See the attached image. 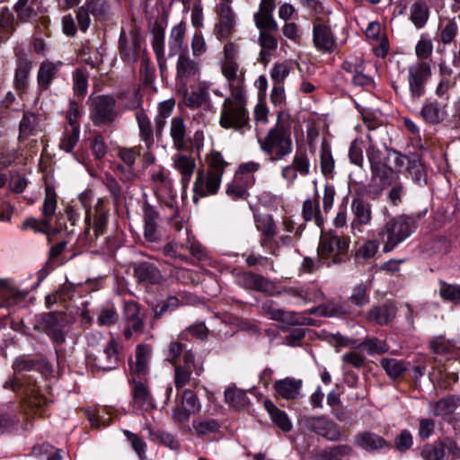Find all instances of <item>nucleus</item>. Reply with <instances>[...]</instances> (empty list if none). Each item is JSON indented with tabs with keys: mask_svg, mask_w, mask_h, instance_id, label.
Instances as JSON below:
<instances>
[{
	"mask_svg": "<svg viewBox=\"0 0 460 460\" xmlns=\"http://www.w3.org/2000/svg\"><path fill=\"white\" fill-rule=\"evenodd\" d=\"M4 387L17 393L28 407L39 412H43L53 402L49 385L44 380L39 382L31 376H26L22 380L16 377L9 379Z\"/></svg>",
	"mask_w": 460,
	"mask_h": 460,
	"instance_id": "nucleus-1",
	"label": "nucleus"
},
{
	"mask_svg": "<svg viewBox=\"0 0 460 460\" xmlns=\"http://www.w3.org/2000/svg\"><path fill=\"white\" fill-rule=\"evenodd\" d=\"M71 324L69 316L62 311L41 313L35 316L33 330L46 334L52 342L61 345Z\"/></svg>",
	"mask_w": 460,
	"mask_h": 460,
	"instance_id": "nucleus-2",
	"label": "nucleus"
},
{
	"mask_svg": "<svg viewBox=\"0 0 460 460\" xmlns=\"http://www.w3.org/2000/svg\"><path fill=\"white\" fill-rule=\"evenodd\" d=\"M349 239L334 232L321 235L317 253L319 259L327 265L339 264L347 259Z\"/></svg>",
	"mask_w": 460,
	"mask_h": 460,
	"instance_id": "nucleus-3",
	"label": "nucleus"
},
{
	"mask_svg": "<svg viewBox=\"0 0 460 460\" xmlns=\"http://www.w3.org/2000/svg\"><path fill=\"white\" fill-rule=\"evenodd\" d=\"M415 229V221L408 216H398L388 220L380 235L386 238L383 251L389 252L393 251L399 243L407 239Z\"/></svg>",
	"mask_w": 460,
	"mask_h": 460,
	"instance_id": "nucleus-4",
	"label": "nucleus"
},
{
	"mask_svg": "<svg viewBox=\"0 0 460 460\" xmlns=\"http://www.w3.org/2000/svg\"><path fill=\"white\" fill-rule=\"evenodd\" d=\"M261 150L271 162H276L289 155L293 150L290 132H282L270 128L263 139H259Z\"/></svg>",
	"mask_w": 460,
	"mask_h": 460,
	"instance_id": "nucleus-5",
	"label": "nucleus"
},
{
	"mask_svg": "<svg viewBox=\"0 0 460 460\" xmlns=\"http://www.w3.org/2000/svg\"><path fill=\"white\" fill-rule=\"evenodd\" d=\"M407 75L411 99L417 102L426 93V84L431 77V66L429 62L419 60L408 66Z\"/></svg>",
	"mask_w": 460,
	"mask_h": 460,
	"instance_id": "nucleus-6",
	"label": "nucleus"
},
{
	"mask_svg": "<svg viewBox=\"0 0 460 460\" xmlns=\"http://www.w3.org/2000/svg\"><path fill=\"white\" fill-rule=\"evenodd\" d=\"M146 313L141 305L133 300L124 302L123 335L126 340L138 338L144 332Z\"/></svg>",
	"mask_w": 460,
	"mask_h": 460,
	"instance_id": "nucleus-7",
	"label": "nucleus"
},
{
	"mask_svg": "<svg viewBox=\"0 0 460 460\" xmlns=\"http://www.w3.org/2000/svg\"><path fill=\"white\" fill-rule=\"evenodd\" d=\"M90 119L95 126L111 124L117 118L116 101L111 95H98L91 98Z\"/></svg>",
	"mask_w": 460,
	"mask_h": 460,
	"instance_id": "nucleus-8",
	"label": "nucleus"
},
{
	"mask_svg": "<svg viewBox=\"0 0 460 460\" xmlns=\"http://www.w3.org/2000/svg\"><path fill=\"white\" fill-rule=\"evenodd\" d=\"M219 124L226 129L243 133L251 128L249 111L243 106L223 104Z\"/></svg>",
	"mask_w": 460,
	"mask_h": 460,
	"instance_id": "nucleus-9",
	"label": "nucleus"
},
{
	"mask_svg": "<svg viewBox=\"0 0 460 460\" xmlns=\"http://www.w3.org/2000/svg\"><path fill=\"white\" fill-rule=\"evenodd\" d=\"M111 11V5L108 0H85L84 4L78 8L76 19L79 28L82 31H85L91 23L90 15L95 21H105Z\"/></svg>",
	"mask_w": 460,
	"mask_h": 460,
	"instance_id": "nucleus-10",
	"label": "nucleus"
},
{
	"mask_svg": "<svg viewBox=\"0 0 460 460\" xmlns=\"http://www.w3.org/2000/svg\"><path fill=\"white\" fill-rule=\"evenodd\" d=\"M305 426L315 434L332 442L346 441L348 438L337 423L323 415L307 418Z\"/></svg>",
	"mask_w": 460,
	"mask_h": 460,
	"instance_id": "nucleus-11",
	"label": "nucleus"
},
{
	"mask_svg": "<svg viewBox=\"0 0 460 460\" xmlns=\"http://www.w3.org/2000/svg\"><path fill=\"white\" fill-rule=\"evenodd\" d=\"M102 347V350H99L97 354L89 353L87 355V363L102 371L117 368L119 361L117 341L114 339H110Z\"/></svg>",
	"mask_w": 460,
	"mask_h": 460,
	"instance_id": "nucleus-12",
	"label": "nucleus"
},
{
	"mask_svg": "<svg viewBox=\"0 0 460 460\" xmlns=\"http://www.w3.org/2000/svg\"><path fill=\"white\" fill-rule=\"evenodd\" d=\"M131 385L132 407L137 411H148L155 408L148 379H128Z\"/></svg>",
	"mask_w": 460,
	"mask_h": 460,
	"instance_id": "nucleus-13",
	"label": "nucleus"
},
{
	"mask_svg": "<svg viewBox=\"0 0 460 460\" xmlns=\"http://www.w3.org/2000/svg\"><path fill=\"white\" fill-rule=\"evenodd\" d=\"M222 179L217 172L199 170L193 185V202L197 203L200 198L217 193Z\"/></svg>",
	"mask_w": 460,
	"mask_h": 460,
	"instance_id": "nucleus-14",
	"label": "nucleus"
},
{
	"mask_svg": "<svg viewBox=\"0 0 460 460\" xmlns=\"http://www.w3.org/2000/svg\"><path fill=\"white\" fill-rule=\"evenodd\" d=\"M310 159L306 149L298 148L292 159V163L281 170L282 178L289 184H293L297 176L306 177L310 173Z\"/></svg>",
	"mask_w": 460,
	"mask_h": 460,
	"instance_id": "nucleus-15",
	"label": "nucleus"
},
{
	"mask_svg": "<svg viewBox=\"0 0 460 460\" xmlns=\"http://www.w3.org/2000/svg\"><path fill=\"white\" fill-rule=\"evenodd\" d=\"M371 204L364 200L358 195L353 197L350 209L353 215L351 220V230L353 234H361L364 227L369 226L372 221V208Z\"/></svg>",
	"mask_w": 460,
	"mask_h": 460,
	"instance_id": "nucleus-16",
	"label": "nucleus"
},
{
	"mask_svg": "<svg viewBox=\"0 0 460 460\" xmlns=\"http://www.w3.org/2000/svg\"><path fill=\"white\" fill-rule=\"evenodd\" d=\"M218 21L214 26L213 33L218 40H226L234 32L235 14L230 5L219 4L217 6Z\"/></svg>",
	"mask_w": 460,
	"mask_h": 460,
	"instance_id": "nucleus-17",
	"label": "nucleus"
},
{
	"mask_svg": "<svg viewBox=\"0 0 460 460\" xmlns=\"http://www.w3.org/2000/svg\"><path fill=\"white\" fill-rule=\"evenodd\" d=\"M201 404L197 395L191 390H185L182 393L181 401L172 409V418L179 423L189 420L190 416L198 413Z\"/></svg>",
	"mask_w": 460,
	"mask_h": 460,
	"instance_id": "nucleus-18",
	"label": "nucleus"
},
{
	"mask_svg": "<svg viewBox=\"0 0 460 460\" xmlns=\"http://www.w3.org/2000/svg\"><path fill=\"white\" fill-rule=\"evenodd\" d=\"M152 349L150 345L140 344L136 349V360L129 362L128 379H148V363L151 358Z\"/></svg>",
	"mask_w": 460,
	"mask_h": 460,
	"instance_id": "nucleus-19",
	"label": "nucleus"
},
{
	"mask_svg": "<svg viewBox=\"0 0 460 460\" xmlns=\"http://www.w3.org/2000/svg\"><path fill=\"white\" fill-rule=\"evenodd\" d=\"M142 38L135 31H130L127 34L121 30L119 40V49L120 56L128 62L135 61L141 49Z\"/></svg>",
	"mask_w": 460,
	"mask_h": 460,
	"instance_id": "nucleus-20",
	"label": "nucleus"
},
{
	"mask_svg": "<svg viewBox=\"0 0 460 460\" xmlns=\"http://www.w3.org/2000/svg\"><path fill=\"white\" fill-rule=\"evenodd\" d=\"M314 47L323 53H331L336 46V39L331 28L324 23L316 22L313 28Z\"/></svg>",
	"mask_w": 460,
	"mask_h": 460,
	"instance_id": "nucleus-21",
	"label": "nucleus"
},
{
	"mask_svg": "<svg viewBox=\"0 0 460 460\" xmlns=\"http://www.w3.org/2000/svg\"><path fill=\"white\" fill-rule=\"evenodd\" d=\"M238 281L240 286L244 288L262 292L270 296L275 294V285L262 275L245 272L239 277Z\"/></svg>",
	"mask_w": 460,
	"mask_h": 460,
	"instance_id": "nucleus-22",
	"label": "nucleus"
},
{
	"mask_svg": "<svg viewBox=\"0 0 460 460\" xmlns=\"http://www.w3.org/2000/svg\"><path fill=\"white\" fill-rule=\"evenodd\" d=\"M264 316L270 320L281 322L288 325H296L299 323L298 316L293 313L278 307L277 304L272 300L265 301L261 307Z\"/></svg>",
	"mask_w": 460,
	"mask_h": 460,
	"instance_id": "nucleus-23",
	"label": "nucleus"
},
{
	"mask_svg": "<svg viewBox=\"0 0 460 460\" xmlns=\"http://www.w3.org/2000/svg\"><path fill=\"white\" fill-rule=\"evenodd\" d=\"M134 276L138 282L157 285L164 281L160 270L153 263L142 261L134 266Z\"/></svg>",
	"mask_w": 460,
	"mask_h": 460,
	"instance_id": "nucleus-24",
	"label": "nucleus"
},
{
	"mask_svg": "<svg viewBox=\"0 0 460 460\" xmlns=\"http://www.w3.org/2000/svg\"><path fill=\"white\" fill-rule=\"evenodd\" d=\"M31 68V60L25 55H20L17 58L13 79V87L18 93H22L27 89Z\"/></svg>",
	"mask_w": 460,
	"mask_h": 460,
	"instance_id": "nucleus-25",
	"label": "nucleus"
},
{
	"mask_svg": "<svg viewBox=\"0 0 460 460\" xmlns=\"http://www.w3.org/2000/svg\"><path fill=\"white\" fill-rule=\"evenodd\" d=\"M153 313L150 326L154 328L155 322L161 319L166 313L172 312L181 305L180 300L174 296H169L165 299H157L147 303Z\"/></svg>",
	"mask_w": 460,
	"mask_h": 460,
	"instance_id": "nucleus-26",
	"label": "nucleus"
},
{
	"mask_svg": "<svg viewBox=\"0 0 460 460\" xmlns=\"http://www.w3.org/2000/svg\"><path fill=\"white\" fill-rule=\"evenodd\" d=\"M62 66L63 63L61 61L52 62L47 60L40 63L37 75L40 90L47 91L49 88Z\"/></svg>",
	"mask_w": 460,
	"mask_h": 460,
	"instance_id": "nucleus-27",
	"label": "nucleus"
},
{
	"mask_svg": "<svg viewBox=\"0 0 460 460\" xmlns=\"http://www.w3.org/2000/svg\"><path fill=\"white\" fill-rule=\"evenodd\" d=\"M159 214L151 206L144 208V236L147 242L155 243L160 240Z\"/></svg>",
	"mask_w": 460,
	"mask_h": 460,
	"instance_id": "nucleus-28",
	"label": "nucleus"
},
{
	"mask_svg": "<svg viewBox=\"0 0 460 460\" xmlns=\"http://www.w3.org/2000/svg\"><path fill=\"white\" fill-rule=\"evenodd\" d=\"M355 444L368 452L391 447L390 444L384 438L371 431L358 433L355 436Z\"/></svg>",
	"mask_w": 460,
	"mask_h": 460,
	"instance_id": "nucleus-29",
	"label": "nucleus"
},
{
	"mask_svg": "<svg viewBox=\"0 0 460 460\" xmlns=\"http://www.w3.org/2000/svg\"><path fill=\"white\" fill-rule=\"evenodd\" d=\"M396 314V308L392 304H383L373 306L366 314L369 323L378 325L388 324Z\"/></svg>",
	"mask_w": 460,
	"mask_h": 460,
	"instance_id": "nucleus-30",
	"label": "nucleus"
},
{
	"mask_svg": "<svg viewBox=\"0 0 460 460\" xmlns=\"http://www.w3.org/2000/svg\"><path fill=\"white\" fill-rule=\"evenodd\" d=\"M303 382L301 379L286 377L274 383L276 393L286 400H294L300 396Z\"/></svg>",
	"mask_w": 460,
	"mask_h": 460,
	"instance_id": "nucleus-31",
	"label": "nucleus"
},
{
	"mask_svg": "<svg viewBox=\"0 0 460 460\" xmlns=\"http://www.w3.org/2000/svg\"><path fill=\"white\" fill-rule=\"evenodd\" d=\"M28 292L17 289L7 280L0 279V306H13L22 303L27 296Z\"/></svg>",
	"mask_w": 460,
	"mask_h": 460,
	"instance_id": "nucleus-32",
	"label": "nucleus"
},
{
	"mask_svg": "<svg viewBox=\"0 0 460 460\" xmlns=\"http://www.w3.org/2000/svg\"><path fill=\"white\" fill-rule=\"evenodd\" d=\"M430 11L425 1H416L410 5L409 20L417 30L423 29L429 19Z\"/></svg>",
	"mask_w": 460,
	"mask_h": 460,
	"instance_id": "nucleus-33",
	"label": "nucleus"
},
{
	"mask_svg": "<svg viewBox=\"0 0 460 460\" xmlns=\"http://www.w3.org/2000/svg\"><path fill=\"white\" fill-rule=\"evenodd\" d=\"M174 168L181 175L183 188H187L196 168L194 158L187 155H175L173 156Z\"/></svg>",
	"mask_w": 460,
	"mask_h": 460,
	"instance_id": "nucleus-34",
	"label": "nucleus"
},
{
	"mask_svg": "<svg viewBox=\"0 0 460 460\" xmlns=\"http://www.w3.org/2000/svg\"><path fill=\"white\" fill-rule=\"evenodd\" d=\"M186 133L187 128L182 117H173L170 123V136L172 137L173 146L179 151L184 150L187 147L185 140Z\"/></svg>",
	"mask_w": 460,
	"mask_h": 460,
	"instance_id": "nucleus-35",
	"label": "nucleus"
},
{
	"mask_svg": "<svg viewBox=\"0 0 460 460\" xmlns=\"http://www.w3.org/2000/svg\"><path fill=\"white\" fill-rule=\"evenodd\" d=\"M57 209V195L53 187L47 185L45 188V198L42 206V225L45 227H51L50 222Z\"/></svg>",
	"mask_w": 460,
	"mask_h": 460,
	"instance_id": "nucleus-36",
	"label": "nucleus"
},
{
	"mask_svg": "<svg viewBox=\"0 0 460 460\" xmlns=\"http://www.w3.org/2000/svg\"><path fill=\"white\" fill-rule=\"evenodd\" d=\"M445 111L437 101L427 100L420 111L422 119L430 124H438L445 118Z\"/></svg>",
	"mask_w": 460,
	"mask_h": 460,
	"instance_id": "nucleus-37",
	"label": "nucleus"
},
{
	"mask_svg": "<svg viewBox=\"0 0 460 460\" xmlns=\"http://www.w3.org/2000/svg\"><path fill=\"white\" fill-rule=\"evenodd\" d=\"M264 407L270 416L271 420L284 432L292 429V423L287 413L279 410L270 400H265Z\"/></svg>",
	"mask_w": 460,
	"mask_h": 460,
	"instance_id": "nucleus-38",
	"label": "nucleus"
},
{
	"mask_svg": "<svg viewBox=\"0 0 460 460\" xmlns=\"http://www.w3.org/2000/svg\"><path fill=\"white\" fill-rule=\"evenodd\" d=\"M136 119L139 129V137L149 150L154 145V131L147 115L144 111L136 112Z\"/></svg>",
	"mask_w": 460,
	"mask_h": 460,
	"instance_id": "nucleus-39",
	"label": "nucleus"
},
{
	"mask_svg": "<svg viewBox=\"0 0 460 460\" xmlns=\"http://www.w3.org/2000/svg\"><path fill=\"white\" fill-rule=\"evenodd\" d=\"M287 295L292 297L298 298L305 303L315 300L317 293L310 288L305 287H283L281 289L275 288V294L272 296Z\"/></svg>",
	"mask_w": 460,
	"mask_h": 460,
	"instance_id": "nucleus-40",
	"label": "nucleus"
},
{
	"mask_svg": "<svg viewBox=\"0 0 460 460\" xmlns=\"http://www.w3.org/2000/svg\"><path fill=\"white\" fill-rule=\"evenodd\" d=\"M192 428L199 437H207L220 431L221 424L216 419L199 418L192 421Z\"/></svg>",
	"mask_w": 460,
	"mask_h": 460,
	"instance_id": "nucleus-41",
	"label": "nucleus"
},
{
	"mask_svg": "<svg viewBox=\"0 0 460 460\" xmlns=\"http://www.w3.org/2000/svg\"><path fill=\"white\" fill-rule=\"evenodd\" d=\"M379 248V243L376 240H367L358 246L354 260L358 264H365L373 259Z\"/></svg>",
	"mask_w": 460,
	"mask_h": 460,
	"instance_id": "nucleus-42",
	"label": "nucleus"
},
{
	"mask_svg": "<svg viewBox=\"0 0 460 460\" xmlns=\"http://www.w3.org/2000/svg\"><path fill=\"white\" fill-rule=\"evenodd\" d=\"M177 75L181 78H189L194 76L199 72V64L191 59L186 53L179 56L177 65Z\"/></svg>",
	"mask_w": 460,
	"mask_h": 460,
	"instance_id": "nucleus-43",
	"label": "nucleus"
},
{
	"mask_svg": "<svg viewBox=\"0 0 460 460\" xmlns=\"http://www.w3.org/2000/svg\"><path fill=\"white\" fill-rule=\"evenodd\" d=\"M320 164L322 173L326 177L332 176L335 168V162L331 146L325 140L321 144Z\"/></svg>",
	"mask_w": 460,
	"mask_h": 460,
	"instance_id": "nucleus-44",
	"label": "nucleus"
},
{
	"mask_svg": "<svg viewBox=\"0 0 460 460\" xmlns=\"http://www.w3.org/2000/svg\"><path fill=\"white\" fill-rule=\"evenodd\" d=\"M36 3L37 0H18L13 6V10L17 14L18 20L22 22H27L32 17L36 16Z\"/></svg>",
	"mask_w": 460,
	"mask_h": 460,
	"instance_id": "nucleus-45",
	"label": "nucleus"
},
{
	"mask_svg": "<svg viewBox=\"0 0 460 460\" xmlns=\"http://www.w3.org/2000/svg\"><path fill=\"white\" fill-rule=\"evenodd\" d=\"M185 35V24L180 22L172 27L169 38V56H175L182 48Z\"/></svg>",
	"mask_w": 460,
	"mask_h": 460,
	"instance_id": "nucleus-46",
	"label": "nucleus"
},
{
	"mask_svg": "<svg viewBox=\"0 0 460 460\" xmlns=\"http://www.w3.org/2000/svg\"><path fill=\"white\" fill-rule=\"evenodd\" d=\"M373 177L377 178L384 186H391L400 181L399 173L385 164L372 170Z\"/></svg>",
	"mask_w": 460,
	"mask_h": 460,
	"instance_id": "nucleus-47",
	"label": "nucleus"
},
{
	"mask_svg": "<svg viewBox=\"0 0 460 460\" xmlns=\"http://www.w3.org/2000/svg\"><path fill=\"white\" fill-rule=\"evenodd\" d=\"M73 294L74 287L72 285H63L56 292L45 297V305L48 308H50L55 304L65 303L72 299Z\"/></svg>",
	"mask_w": 460,
	"mask_h": 460,
	"instance_id": "nucleus-48",
	"label": "nucleus"
},
{
	"mask_svg": "<svg viewBox=\"0 0 460 460\" xmlns=\"http://www.w3.org/2000/svg\"><path fill=\"white\" fill-rule=\"evenodd\" d=\"M152 181L159 199H163V197L166 195H171L173 191L172 181L163 172L159 171L153 173Z\"/></svg>",
	"mask_w": 460,
	"mask_h": 460,
	"instance_id": "nucleus-49",
	"label": "nucleus"
},
{
	"mask_svg": "<svg viewBox=\"0 0 460 460\" xmlns=\"http://www.w3.org/2000/svg\"><path fill=\"white\" fill-rule=\"evenodd\" d=\"M458 24L455 19H448L439 26V41L444 45L454 42L458 34Z\"/></svg>",
	"mask_w": 460,
	"mask_h": 460,
	"instance_id": "nucleus-50",
	"label": "nucleus"
},
{
	"mask_svg": "<svg viewBox=\"0 0 460 460\" xmlns=\"http://www.w3.org/2000/svg\"><path fill=\"white\" fill-rule=\"evenodd\" d=\"M225 399L230 406L238 410L245 408L249 403L246 394L243 390L236 388L226 389L225 391Z\"/></svg>",
	"mask_w": 460,
	"mask_h": 460,
	"instance_id": "nucleus-51",
	"label": "nucleus"
},
{
	"mask_svg": "<svg viewBox=\"0 0 460 460\" xmlns=\"http://www.w3.org/2000/svg\"><path fill=\"white\" fill-rule=\"evenodd\" d=\"M222 74L227 79L229 84L243 83L244 72L240 69L236 61L223 62Z\"/></svg>",
	"mask_w": 460,
	"mask_h": 460,
	"instance_id": "nucleus-52",
	"label": "nucleus"
},
{
	"mask_svg": "<svg viewBox=\"0 0 460 460\" xmlns=\"http://www.w3.org/2000/svg\"><path fill=\"white\" fill-rule=\"evenodd\" d=\"M352 452L349 445H339L323 450L317 460H341L343 456H349Z\"/></svg>",
	"mask_w": 460,
	"mask_h": 460,
	"instance_id": "nucleus-53",
	"label": "nucleus"
},
{
	"mask_svg": "<svg viewBox=\"0 0 460 460\" xmlns=\"http://www.w3.org/2000/svg\"><path fill=\"white\" fill-rule=\"evenodd\" d=\"M302 214L305 221L314 220L318 226L323 222L318 201L314 202L311 199H305L303 203Z\"/></svg>",
	"mask_w": 460,
	"mask_h": 460,
	"instance_id": "nucleus-54",
	"label": "nucleus"
},
{
	"mask_svg": "<svg viewBox=\"0 0 460 460\" xmlns=\"http://www.w3.org/2000/svg\"><path fill=\"white\" fill-rule=\"evenodd\" d=\"M358 348L365 349L369 355L384 354L389 349L385 341L375 337L365 339Z\"/></svg>",
	"mask_w": 460,
	"mask_h": 460,
	"instance_id": "nucleus-55",
	"label": "nucleus"
},
{
	"mask_svg": "<svg viewBox=\"0 0 460 460\" xmlns=\"http://www.w3.org/2000/svg\"><path fill=\"white\" fill-rule=\"evenodd\" d=\"M380 364L391 378L399 377L406 370V364L395 358H382Z\"/></svg>",
	"mask_w": 460,
	"mask_h": 460,
	"instance_id": "nucleus-56",
	"label": "nucleus"
},
{
	"mask_svg": "<svg viewBox=\"0 0 460 460\" xmlns=\"http://www.w3.org/2000/svg\"><path fill=\"white\" fill-rule=\"evenodd\" d=\"M231 88V94L226 97L223 104L228 105H239L246 107V99L244 95V89L243 83L239 84H229Z\"/></svg>",
	"mask_w": 460,
	"mask_h": 460,
	"instance_id": "nucleus-57",
	"label": "nucleus"
},
{
	"mask_svg": "<svg viewBox=\"0 0 460 460\" xmlns=\"http://www.w3.org/2000/svg\"><path fill=\"white\" fill-rule=\"evenodd\" d=\"M256 27L261 31H278V23L275 21L273 14L255 13L253 15Z\"/></svg>",
	"mask_w": 460,
	"mask_h": 460,
	"instance_id": "nucleus-58",
	"label": "nucleus"
},
{
	"mask_svg": "<svg viewBox=\"0 0 460 460\" xmlns=\"http://www.w3.org/2000/svg\"><path fill=\"white\" fill-rule=\"evenodd\" d=\"M291 70V63L288 61L275 63L270 70V78L275 84H283Z\"/></svg>",
	"mask_w": 460,
	"mask_h": 460,
	"instance_id": "nucleus-59",
	"label": "nucleus"
},
{
	"mask_svg": "<svg viewBox=\"0 0 460 460\" xmlns=\"http://www.w3.org/2000/svg\"><path fill=\"white\" fill-rule=\"evenodd\" d=\"M190 253L196 259L202 261L208 258L207 249L187 231V241L184 244Z\"/></svg>",
	"mask_w": 460,
	"mask_h": 460,
	"instance_id": "nucleus-60",
	"label": "nucleus"
},
{
	"mask_svg": "<svg viewBox=\"0 0 460 460\" xmlns=\"http://www.w3.org/2000/svg\"><path fill=\"white\" fill-rule=\"evenodd\" d=\"M422 455L426 460H443L446 456L443 440L435 441L425 446Z\"/></svg>",
	"mask_w": 460,
	"mask_h": 460,
	"instance_id": "nucleus-61",
	"label": "nucleus"
},
{
	"mask_svg": "<svg viewBox=\"0 0 460 460\" xmlns=\"http://www.w3.org/2000/svg\"><path fill=\"white\" fill-rule=\"evenodd\" d=\"M38 125V117L32 112H24L20 122V137H27L33 135Z\"/></svg>",
	"mask_w": 460,
	"mask_h": 460,
	"instance_id": "nucleus-62",
	"label": "nucleus"
},
{
	"mask_svg": "<svg viewBox=\"0 0 460 460\" xmlns=\"http://www.w3.org/2000/svg\"><path fill=\"white\" fill-rule=\"evenodd\" d=\"M152 35V47L157 58L160 60L164 57V30L161 26L156 25L153 28Z\"/></svg>",
	"mask_w": 460,
	"mask_h": 460,
	"instance_id": "nucleus-63",
	"label": "nucleus"
},
{
	"mask_svg": "<svg viewBox=\"0 0 460 460\" xmlns=\"http://www.w3.org/2000/svg\"><path fill=\"white\" fill-rule=\"evenodd\" d=\"M406 195V188L402 181H397L390 186L387 192L388 202L394 207L399 206L402 202V199Z\"/></svg>",
	"mask_w": 460,
	"mask_h": 460,
	"instance_id": "nucleus-64",
	"label": "nucleus"
}]
</instances>
